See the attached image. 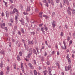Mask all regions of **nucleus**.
Instances as JSON below:
<instances>
[{
    "instance_id": "obj_1",
    "label": "nucleus",
    "mask_w": 75,
    "mask_h": 75,
    "mask_svg": "<svg viewBox=\"0 0 75 75\" xmlns=\"http://www.w3.org/2000/svg\"><path fill=\"white\" fill-rule=\"evenodd\" d=\"M44 26L45 28L44 27H41L40 29L41 30L43 33L45 32V31H44V30L45 31H47L48 30V28L46 27V25H44Z\"/></svg>"
},
{
    "instance_id": "obj_2",
    "label": "nucleus",
    "mask_w": 75,
    "mask_h": 75,
    "mask_svg": "<svg viewBox=\"0 0 75 75\" xmlns=\"http://www.w3.org/2000/svg\"><path fill=\"white\" fill-rule=\"evenodd\" d=\"M16 12L17 15L18 16V10L16 8H14L13 10V11H11L10 12L11 15L13 14Z\"/></svg>"
},
{
    "instance_id": "obj_3",
    "label": "nucleus",
    "mask_w": 75,
    "mask_h": 75,
    "mask_svg": "<svg viewBox=\"0 0 75 75\" xmlns=\"http://www.w3.org/2000/svg\"><path fill=\"white\" fill-rule=\"evenodd\" d=\"M71 68V66L70 65L68 66V67L67 66L65 67V71H68V70H69Z\"/></svg>"
},
{
    "instance_id": "obj_4",
    "label": "nucleus",
    "mask_w": 75,
    "mask_h": 75,
    "mask_svg": "<svg viewBox=\"0 0 75 75\" xmlns=\"http://www.w3.org/2000/svg\"><path fill=\"white\" fill-rule=\"evenodd\" d=\"M64 3H63L64 5H65L66 3L68 5L69 4V2L68 1V0H64Z\"/></svg>"
},
{
    "instance_id": "obj_5",
    "label": "nucleus",
    "mask_w": 75,
    "mask_h": 75,
    "mask_svg": "<svg viewBox=\"0 0 75 75\" xmlns=\"http://www.w3.org/2000/svg\"><path fill=\"white\" fill-rule=\"evenodd\" d=\"M26 49L27 50H28H28L29 52H30L29 54H30V55H31V54H32V48H30V49H29V48L28 47L27 48L26 47Z\"/></svg>"
},
{
    "instance_id": "obj_6",
    "label": "nucleus",
    "mask_w": 75,
    "mask_h": 75,
    "mask_svg": "<svg viewBox=\"0 0 75 75\" xmlns=\"http://www.w3.org/2000/svg\"><path fill=\"white\" fill-rule=\"evenodd\" d=\"M21 68L22 69V71L23 72V73L24 72V69L23 66V63H21Z\"/></svg>"
},
{
    "instance_id": "obj_7",
    "label": "nucleus",
    "mask_w": 75,
    "mask_h": 75,
    "mask_svg": "<svg viewBox=\"0 0 75 75\" xmlns=\"http://www.w3.org/2000/svg\"><path fill=\"white\" fill-rule=\"evenodd\" d=\"M22 41L23 42L24 44L25 47V48H26V47H28V45H26V43H27V42L25 40H22Z\"/></svg>"
},
{
    "instance_id": "obj_8",
    "label": "nucleus",
    "mask_w": 75,
    "mask_h": 75,
    "mask_svg": "<svg viewBox=\"0 0 75 75\" xmlns=\"http://www.w3.org/2000/svg\"><path fill=\"white\" fill-rule=\"evenodd\" d=\"M69 55L67 54L66 56V58L68 60V62H71V59L69 58Z\"/></svg>"
},
{
    "instance_id": "obj_9",
    "label": "nucleus",
    "mask_w": 75,
    "mask_h": 75,
    "mask_svg": "<svg viewBox=\"0 0 75 75\" xmlns=\"http://www.w3.org/2000/svg\"><path fill=\"white\" fill-rule=\"evenodd\" d=\"M28 66L31 69H34V67L32 65V64L30 63H28Z\"/></svg>"
},
{
    "instance_id": "obj_10",
    "label": "nucleus",
    "mask_w": 75,
    "mask_h": 75,
    "mask_svg": "<svg viewBox=\"0 0 75 75\" xmlns=\"http://www.w3.org/2000/svg\"><path fill=\"white\" fill-rule=\"evenodd\" d=\"M31 55V54H28V56H26V58L25 59V60H26V61H29V60L27 59H29L30 58V56Z\"/></svg>"
},
{
    "instance_id": "obj_11",
    "label": "nucleus",
    "mask_w": 75,
    "mask_h": 75,
    "mask_svg": "<svg viewBox=\"0 0 75 75\" xmlns=\"http://www.w3.org/2000/svg\"><path fill=\"white\" fill-rule=\"evenodd\" d=\"M56 22L55 21H53L52 22V26L53 28H54L55 26H56Z\"/></svg>"
},
{
    "instance_id": "obj_12",
    "label": "nucleus",
    "mask_w": 75,
    "mask_h": 75,
    "mask_svg": "<svg viewBox=\"0 0 75 75\" xmlns=\"http://www.w3.org/2000/svg\"><path fill=\"white\" fill-rule=\"evenodd\" d=\"M34 43L33 41L32 40L31 41H28V45H32Z\"/></svg>"
},
{
    "instance_id": "obj_13",
    "label": "nucleus",
    "mask_w": 75,
    "mask_h": 75,
    "mask_svg": "<svg viewBox=\"0 0 75 75\" xmlns=\"http://www.w3.org/2000/svg\"><path fill=\"white\" fill-rule=\"evenodd\" d=\"M48 73V71L47 70H45L42 72V73L44 74V75H46Z\"/></svg>"
},
{
    "instance_id": "obj_14",
    "label": "nucleus",
    "mask_w": 75,
    "mask_h": 75,
    "mask_svg": "<svg viewBox=\"0 0 75 75\" xmlns=\"http://www.w3.org/2000/svg\"><path fill=\"white\" fill-rule=\"evenodd\" d=\"M19 21L21 22L22 24V25H24V20L23 19H21V20H19Z\"/></svg>"
},
{
    "instance_id": "obj_15",
    "label": "nucleus",
    "mask_w": 75,
    "mask_h": 75,
    "mask_svg": "<svg viewBox=\"0 0 75 75\" xmlns=\"http://www.w3.org/2000/svg\"><path fill=\"white\" fill-rule=\"evenodd\" d=\"M6 15L7 18H8L9 16V14L8 11H6Z\"/></svg>"
},
{
    "instance_id": "obj_16",
    "label": "nucleus",
    "mask_w": 75,
    "mask_h": 75,
    "mask_svg": "<svg viewBox=\"0 0 75 75\" xmlns=\"http://www.w3.org/2000/svg\"><path fill=\"white\" fill-rule=\"evenodd\" d=\"M17 60L19 61H20L21 60L19 55H18L17 56Z\"/></svg>"
},
{
    "instance_id": "obj_17",
    "label": "nucleus",
    "mask_w": 75,
    "mask_h": 75,
    "mask_svg": "<svg viewBox=\"0 0 75 75\" xmlns=\"http://www.w3.org/2000/svg\"><path fill=\"white\" fill-rule=\"evenodd\" d=\"M48 71L50 72V71H52V70L51 69V68L50 67H48Z\"/></svg>"
},
{
    "instance_id": "obj_18",
    "label": "nucleus",
    "mask_w": 75,
    "mask_h": 75,
    "mask_svg": "<svg viewBox=\"0 0 75 75\" xmlns=\"http://www.w3.org/2000/svg\"><path fill=\"white\" fill-rule=\"evenodd\" d=\"M67 12H68V13H69V14L70 16H71V11H69L68 10H67Z\"/></svg>"
},
{
    "instance_id": "obj_19",
    "label": "nucleus",
    "mask_w": 75,
    "mask_h": 75,
    "mask_svg": "<svg viewBox=\"0 0 75 75\" xmlns=\"http://www.w3.org/2000/svg\"><path fill=\"white\" fill-rule=\"evenodd\" d=\"M21 32L22 33L24 34L25 31H24V30L23 28H21Z\"/></svg>"
},
{
    "instance_id": "obj_20",
    "label": "nucleus",
    "mask_w": 75,
    "mask_h": 75,
    "mask_svg": "<svg viewBox=\"0 0 75 75\" xmlns=\"http://www.w3.org/2000/svg\"><path fill=\"white\" fill-rule=\"evenodd\" d=\"M33 52L35 54H37V52L35 49H33Z\"/></svg>"
},
{
    "instance_id": "obj_21",
    "label": "nucleus",
    "mask_w": 75,
    "mask_h": 75,
    "mask_svg": "<svg viewBox=\"0 0 75 75\" xmlns=\"http://www.w3.org/2000/svg\"><path fill=\"white\" fill-rule=\"evenodd\" d=\"M56 65L58 67V69H60V66L59 65V64L58 63H57L56 64Z\"/></svg>"
},
{
    "instance_id": "obj_22",
    "label": "nucleus",
    "mask_w": 75,
    "mask_h": 75,
    "mask_svg": "<svg viewBox=\"0 0 75 75\" xmlns=\"http://www.w3.org/2000/svg\"><path fill=\"white\" fill-rule=\"evenodd\" d=\"M34 74H35V75H37V71H36V70H34Z\"/></svg>"
},
{
    "instance_id": "obj_23",
    "label": "nucleus",
    "mask_w": 75,
    "mask_h": 75,
    "mask_svg": "<svg viewBox=\"0 0 75 75\" xmlns=\"http://www.w3.org/2000/svg\"><path fill=\"white\" fill-rule=\"evenodd\" d=\"M72 11V13L75 14V10L74 9H72L71 10Z\"/></svg>"
},
{
    "instance_id": "obj_24",
    "label": "nucleus",
    "mask_w": 75,
    "mask_h": 75,
    "mask_svg": "<svg viewBox=\"0 0 75 75\" xmlns=\"http://www.w3.org/2000/svg\"><path fill=\"white\" fill-rule=\"evenodd\" d=\"M64 35V33L62 32H61L60 33V35L61 37L63 36Z\"/></svg>"
},
{
    "instance_id": "obj_25",
    "label": "nucleus",
    "mask_w": 75,
    "mask_h": 75,
    "mask_svg": "<svg viewBox=\"0 0 75 75\" xmlns=\"http://www.w3.org/2000/svg\"><path fill=\"white\" fill-rule=\"evenodd\" d=\"M13 67H14V69H16V64L15 63H14L13 64Z\"/></svg>"
},
{
    "instance_id": "obj_26",
    "label": "nucleus",
    "mask_w": 75,
    "mask_h": 75,
    "mask_svg": "<svg viewBox=\"0 0 75 75\" xmlns=\"http://www.w3.org/2000/svg\"><path fill=\"white\" fill-rule=\"evenodd\" d=\"M42 13H39V16L41 17V18H42Z\"/></svg>"
},
{
    "instance_id": "obj_27",
    "label": "nucleus",
    "mask_w": 75,
    "mask_h": 75,
    "mask_svg": "<svg viewBox=\"0 0 75 75\" xmlns=\"http://www.w3.org/2000/svg\"><path fill=\"white\" fill-rule=\"evenodd\" d=\"M55 13L54 12H53L52 13V17H53L54 16V15H55Z\"/></svg>"
},
{
    "instance_id": "obj_28",
    "label": "nucleus",
    "mask_w": 75,
    "mask_h": 75,
    "mask_svg": "<svg viewBox=\"0 0 75 75\" xmlns=\"http://www.w3.org/2000/svg\"><path fill=\"white\" fill-rule=\"evenodd\" d=\"M43 16L44 17H45L46 18V19H47V18H48V16H46V15H44Z\"/></svg>"
},
{
    "instance_id": "obj_29",
    "label": "nucleus",
    "mask_w": 75,
    "mask_h": 75,
    "mask_svg": "<svg viewBox=\"0 0 75 75\" xmlns=\"http://www.w3.org/2000/svg\"><path fill=\"white\" fill-rule=\"evenodd\" d=\"M18 19V17L17 16H16L15 17V20L17 21V20Z\"/></svg>"
},
{
    "instance_id": "obj_30",
    "label": "nucleus",
    "mask_w": 75,
    "mask_h": 75,
    "mask_svg": "<svg viewBox=\"0 0 75 75\" xmlns=\"http://www.w3.org/2000/svg\"><path fill=\"white\" fill-rule=\"evenodd\" d=\"M19 54L21 56L22 55V52H19Z\"/></svg>"
},
{
    "instance_id": "obj_31",
    "label": "nucleus",
    "mask_w": 75,
    "mask_h": 75,
    "mask_svg": "<svg viewBox=\"0 0 75 75\" xmlns=\"http://www.w3.org/2000/svg\"><path fill=\"white\" fill-rule=\"evenodd\" d=\"M0 66H1V68L3 67V64L2 63H1Z\"/></svg>"
},
{
    "instance_id": "obj_32",
    "label": "nucleus",
    "mask_w": 75,
    "mask_h": 75,
    "mask_svg": "<svg viewBox=\"0 0 75 75\" xmlns=\"http://www.w3.org/2000/svg\"><path fill=\"white\" fill-rule=\"evenodd\" d=\"M26 10L28 11H30V7H28V8Z\"/></svg>"
},
{
    "instance_id": "obj_33",
    "label": "nucleus",
    "mask_w": 75,
    "mask_h": 75,
    "mask_svg": "<svg viewBox=\"0 0 75 75\" xmlns=\"http://www.w3.org/2000/svg\"><path fill=\"white\" fill-rule=\"evenodd\" d=\"M45 47L44 46H42V48L40 49L41 50L42 49H45Z\"/></svg>"
},
{
    "instance_id": "obj_34",
    "label": "nucleus",
    "mask_w": 75,
    "mask_h": 75,
    "mask_svg": "<svg viewBox=\"0 0 75 75\" xmlns=\"http://www.w3.org/2000/svg\"><path fill=\"white\" fill-rule=\"evenodd\" d=\"M45 43L46 45L48 46V42L47 41H45Z\"/></svg>"
},
{
    "instance_id": "obj_35",
    "label": "nucleus",
    "mask_w": 75,
    "mask_h": 75,
    "mask_svg": "<svg viewBox=\"0 0 75 75\" xmlns=\"http://www.w3.org/2000/svg\"><path fill=\"white\" fill-rule=\"evenodd\" d=\"M45 5L47 6V7H48L49 6H48V2H47L46 3Z\"/></svg>"
},
{
    "instance_id": "obj_36",
    "label": "nucleus",
    "mask_w": 75,
    "mask_h": 75,
    "mask_svg": "<svg viewBox=\"0 0 75 75\" xmlns=\"http://www.w3.org/2000/svg\"><path fill=\"white\" fill-rule=\"evenodd\" d=\"M1 54H4V51L3 50H2V51H1Z\"/></svg>"
},
{
    "instance_id": "obj_37",
    "label": "nucleus",
    "mask_w": 75,
    "mask_h": 75,
    "mask_svg": "<svg viewBox=\"0 0 75 75\" xmlns=\"http://www.w3.org/2000/svg\"><path fill=\"white\" fill-rule=\"evenodd\" d=\"M51 72L52 71H49V72L48 74H49V75H52Z\"/></svg>"
},
{
    "instance_id": "obj_38",
    "label": "nucleus",
    "mask_w": 75,
    "mask_h": 75,
    "mask_svg": "<svg viewBox=\"0 0 75 75\" xmlns=\"http://www.w3.org/2000/svg\"><path fill=\"white\" fill-rule=\"evenodd\" d=\"M45 59H44V57H42V61H44Z\"/></svg>"
},
{
    "instance_id": "obj_39",
    "label": "nucleus",
    "mask_w": 75,
    "mask_h": 75,
    "mask_svg": "<svg viewBox=\"0 0 75 75\" xmlns=\"http://www.w3.org/2000/svg\"><path fill=\"white\" fill-rule=\"evenodd\" d=\"M72 40H70L69 43V45H70L71 44H72Z\"/></svg>"
},
{
    "instance_id": "obj_40",
    "label": "nucleus",
    "mask_w": 75,
    "mask_h": 75,
    "mask_svg": "<svg viewBox=\"0 0 75 75\" xmlns=\"http://www.w3.org/2000/svg\"><path fill=\"white\" fill-rule=\"evenodd\" d=\"M47 55V53L46 52H45V54H44V56H46Z\"/></svg>"
},
{
    "instance_id": "obj_41",
    "label": "nucleus",
    "mask_w": 75,
    "mask_h": 75,
    "mask_svg": "<svg viewBox=\"0 0 75 75\" xmlns=\"http://www.w3.org/2000/svg\"><path fill=\"white\" fill-rule=\"evenodd\" d=\"M43 1L44 3H46L47 2V1L46 0H43Z\"/></svg>"
},
{
    "instance_id": "obj_42",
    "label": "nucleus",
    "mask_w": 75,
    "mask_h": 75,
    "mask_svg": "<svg viewBox=\"0 0 75 75\" xmlns=\"http://www.w3.org/2000/svg\"><path fill=\"white\" fill-rule=\"evenodd\" d=\"M9 1L11 3H13V0H9Z\"/></svg>"
},
{
    "instance_id": "obj_43",
    "label": "nucleus",
    "mask_w": 75,
    "mask_h": 75,
    "mask_svg": "<svg viewBox=\"0 0 75 75\" xmlns=\"http://www.w3.org/2000/svg\"><path fill=\"white\" fill-rule=\"evenodd\" d=\"M51 4L53 6H54V2L53 1L51 2Z\"/></svg>"
},
{
    "instance_id": "obj_44",
    "label": "nucleus",
    "mask_w": 75,
    "mask_h": 75,
    "mask_svg": "<svg viewBox=\"0 0 75 75\" xmlns=\"http://www.w3.org/2000/svg\"><path fill=\"white\" fill-rule=\"evenodd\" d=\"M23 13L25 15H28V13H25V12H23Z\"/></svg>"
},
{
    "instance_id": "obj_45",
    "label": "nucleus",
    "mask_w": 75,
    "mask_h": 75,
    "mask_svg": "<svg viewBox=\"0 0 75 75\" xmlns=\"http://www.w3.org/2000/svg\"><path fill=\"white\" fill-rule=\"evenodd\" d=\"M20 8H21V9H23V6L22 5H21Z\"/></svg>"
},
{
    "instance_id": "obj_46",
    "label": "nucleus",
    "mask_w": 75,
    "mask_h": 75,
    "mask_svg": "<svg viewBox=\"0 0 75 75\" xmlns=\"http://www.w3.org/2000/svg\"><path fill=\"white\" fill-rule=\"evenodd\" d=\"M35 11L36 12H38V9H37V8L35 10Z\"/></svg>"
},
{
    "instance_id": "obj_47",
    "label": "nucleus",
    "mask_w": 75,
    "mask_h": 75,
    "mask_svg": "<svg viewBox=\"0 0 75 75\" xmlns=\"http://www.w3.org/2000/svg\"><path fill=\"white\" fill-rule=\"evenodd\" d=\"M43 25V24H39V26L40 27H41V26H42Z\"/></svg>"
},
{
    "instance_id": "obj_48",
    "label": "nucleus",
    "mask_w": 75,
    "mask_h": 75,
    "mask_svg": "<svg viewBox=\"0 0 75 75\" xmlns=\"http://www.w3.org/2000/svg\"><path fill=\"white\" fill-rule=\"evenodd\" d=\"M13 19H11V23H13Z\"/></svg>"
},
{
    "instance_id": "obj_49",
    "label": "nucleus",
    "mask_w": 75,
    "mask_h": 75,
    "mask_svg": "<svg viewBox=\"0 0 75 75\" xmlns=\"http://www.w3.org/2000/svg\"><path fill=\"white\" fill-rule=\"evenodd\" d=\"M47 65H49V64H50V62L49 61L47 62Z\"/></svg>"
},
{
    "instance_id": "obj_50",
    "label": "nucleus",
    "mask_w": 75,
    "mask_h": 75,
    "mask_svg": "<svg viewBox=\"0 0 75 75\" xmlns=\"http://www.w3.org/2000/svg\"><path fill=\"white\" fill-rule=\"evenodd\" d=\"M60 7L61 8L62 7H63L62 5V4L61 3H60Z\"/></svg>"
},
{
    "instance_id": "obj_51",
    "label": "nucleus",
    "mask_w": 75,
    "mask_h": 75,
    "mask_svg": "<svg viewBox=\"0 0 75 75\" xmlns=\"http://www.w3.org/2000/svg\"><path fill=\"white\" fill-rule=\"evenodd\" d=\"M65 27L66 28H68V27L67 26V25H65Z\"/></svg>"
},
{
    "instance_id": "obj_52",
    "label": "nucleus",
    "mask_w": 75,
    "mask_h": 75,
    "mask_svg": "<svg viewBox=\"0 0 75 75\" xmlns=\"http://www.w3.org/2000/svg\"><path fill=\"white\" fill-rule=\"evenodd\" d=\"M9 69H10L9 67L8 66V67H7V70H9Z\"/></svg>"
},
{
    "instance_id": "obj_53",
    "label": "nucleus",
    "mask_w": 75,
    "mask_h": 75,
    "mask_svg": "<svg viewBox=\"0 0 75 75\" xmlns=\"http://www.w3.org/2000/svg\"><path fill=\"white\" fill-rule=\"evenodd\" d=\"M1 28L2 29H4V27H3L2 26V25H1Z\"/></svg>"
},
{
    "instance_id": "obj_54",
    "label": "nucleus",
    "mask_w": 75,
    "mask_h": 75,
    "mask_svg": "<svg viewBox=\"0 0 75 75\" xmlns=\"http://www.w3.org/2000/svg\"><path fill=\"white\" fill-rule=\"evenodd\" d=\"M59 1V0H56V3H58Z\"/></svg>"
},
{
    "instance_id": "obj_55",
    "label": "nucleus",
    "mask_w": 75,
    "mask_h": 75,
    "mask_svg": "<svg viewBox=\"0 0 75 75\" xmlns=\"http://www.w3.org/2000/svg\"><path fill=\"white\" fill-rule=\"evenodd\" d=\"M4 74L3 72L2 71L1 72V75H2Z\"/></svg>"
},
{
    "instance_id": "obj_56",
    "label": "nucleus",
    "mask_w": 75,
    "mask_h": 75,
    "mask_svg": "<svg viewBox=\"0 0 75 75\" xmlns=\"http://www.w3.org/2000/svg\"><path fill=\"white\" fill-rule=\"evenodd\" d=\"M38 69L39 70H40L41 69V67H40V66H39Z\"/></svg>"
},
{
    "instance_id": "obj_57",
    "label": "nucleus",
    "mask_w": 75,
    "mask_h": 75,
    "mask_svg": "<svg viewBox=\"0 0 75 75\" xmlns=\"http://www.w3.org/2000/svg\"><path fill=\"white\" fill-rule=\"evenodd\" d=\"M6 24H5V23H3V24H2V25L4 26H5V25Z\"/></svg>"
},
{
    "instance_id": "obj_58",
    "label": "nucleus",
    "mask_w": 75,
    "mask_h": 75,
    "mask_svg": "<svg viewBox=\"0 0 75 75\" xmlns=\"http://www.w3.org/2000/svg\"><path fill=\"white\" fill-rule=\"evenodd\" d=\"M59 51H58L57 53V55H59Z\"/></svg>"
},
{
    "instance_id": "obj_59",
    "label": "nucleus",
    "mask_w": 75,
    "mask_h": 75,
    "mask_svg": "<svg viewBox=\"0 0 75 75\" xmlns=\"http://www.w3.org/2000/svg\"><path fill=\"white\" fill-rule=\"evenodd\" d=\"M67 47H66V45H64V50H66V49H67Z\"/></svg>"
},
{
    "instance_id": "obj_60",
    "label": "nucleus",
    "mask_w": 75,
    "mask_h": 75,
    "mask_svg": "<svg viewBox=\"0 0 75 75\" xmlns=\"http://www.w3.org/2000/svg\"><path fill=\"white\" fill-rule=\"evenodd\" d=\"M12 41L13 42H15V40H14L13 39H12Z\"/></svg>"
},
{
    "instance_id": "obj_61",
    "label": "nucleus",
    "mask_w": 75,
    "mask_h": 75,
    "mask_svg": "<svg viewBox=\"0 0 75 75\" xmlns=\"http://www.w3.org/2000/svg\"><path fill=\"white\" fill-rule=\"evenodd\" d=\"M61 48L62 49V50H63L64 49V47L62 46H61Z\"/></svg>"
},
{
    "instance_id": "obj_62",
    "label": "nucleus",
    "mask_w": 75,
    "mask_h": 75,
    "mask_svg": "<svg viewBox=\"0 0 75 75\" xmlns=\"http://www.w3.org/2000/svg\"><path fill=\"white\" fill-rule=\"evenodd\" d=\"M34 64H36L35 61L34 60Z\"/></svg>"
},
{
    "instance_id": "obj_63",
    "label": "nucleus",
    "mask_w": 75,
    "mask_h": 75,
    "mask_svg": "<svg viewBox=\"0 0 75 75\" xmlns=\"http://www.w3.org/2000/svg\"><path fill=\"white\" fill-rule=\"evenodd\" d=\"M47 0V1H48V3H50V0Z\"/></svg>"
},
{
    "instance_id": "obj_64",
    "label": "nucleus",
    "mask_w": 75,
    "mask_h": 75,
    "mask_svg": "<svg viewBox=\"0 0 75 75\" xmlns=\"http://www.w3.org/2000/svg\"><path fill=\"white\" fill-rule=\"evenodd\" d=\"M9 25L11 26L12 25V24L11 23H9Z\"/></svg>"
}]
</instances>
